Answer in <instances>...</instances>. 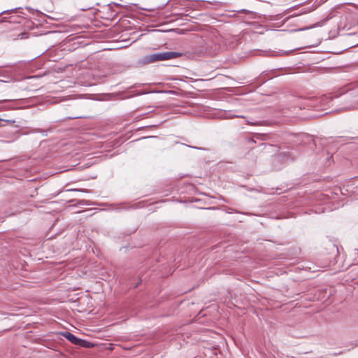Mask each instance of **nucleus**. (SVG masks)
<instances>
[{
    "mask_svg": "<svg viewBox=\"0 0 358 358\" xmlns=\"http://www.w3.org/2000/svg\"><path fill=\"white\" fill-rule=\"evenodd\" d=\"M62 336L73 344L80 345L81 344V343H86L85 341L77 338L76 336H74L69 331L63 332Z\"/></svg>",
    "mask_w": 358,
    "mask_h": 358,
    "instance_id": "f03ea898",
    "label": "nucleus"
},
{
    "mask_svg": "<svg viewBox=\"0 0 358 358\" xmlns=\"http://www.w3.org/2000/svg\"><path fill=\"white\" fill-rule=\"evenodd\" d=\"M80 345L82 346H84V347H90V346H92L93 345L89 342H87L86 343H81V344H80Z\"/></svg>",
    "mask_w": 358,
    "mask_h": 358,
    "instance_id": "7ed1b4c3",
    "label": "nucleus"
},
{
    "mask_svg": "<svg viewBox=\"0 0 358 358\" xmlns=\"http://www.w3.org/2000/svg\"><path fill=\"white\" fill-rule=\"evenodd\" d=\"M15 10V9H11V10H4V11H2V12L1 13V14H3V13H10L13 12V10Z\"/></svg>",
    "mask_w": 358,
    "mask_h": 358,
    "instance_id": "20e7f679",
    "label": "nucleus"
},
{
    "mask_svg": "<svg viewBox=\"0 0 358 358\" xmlns=\"http://www.w3.org/2000/svg\"><path fill=\"white\" fill-rule=\"evenodd\" d=\"M352 108H358V106H353Z\"/></svg>",
    "mask_w": 358,
    "mask_h": 358,
    "instance_id": "423d86ee",
    "label": "nucleus"
},
{
    "mask_svg": "<svg viewBox=\"0 0 358 358\" xmlns=\"http://www.w3.org/2000/svg\"><path fill=\"white\" fill-rule=\"evenodd\" d=\"M334 260L333 262H330L329 264V265H324L323 266L324 267H327V266H334Z\"/></svg>",
    "mask_w": 358,
    "mask_h": 358,
    "instance_id": "39448f33",
    "label": "nucleus"
},
{
    "mask_svg": "<svg viewBox=\"0 0 358 358\" xmlns=\"http://www.w3.org/2000/svg\"><path fill=\"white\" fill-rule=\"evenodd\" d=\"M182 53L178 52H157L146 56L145 57V62L147 63H152L157 61H165L180 57Z\"/></svg>",
    "mask_w": 358,
    "mask_h": 358,
    "instance_id": "f257e3e1",
    "label": "nucleus"
}]
</instances>
